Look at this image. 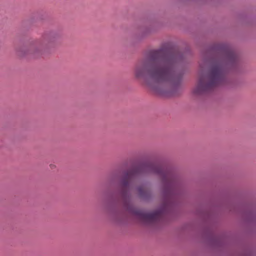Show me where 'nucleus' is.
<instances>
[{"label": "nucleus", "mask_w": 256, "mask_h": 256, "mask_svg": "<svg viewBox=\"0 0 256 256\" xmlns=\"http://www.w3.org/2000/svg\"><path fill=\"white\" fill-rule=\"evenodd\" d=\"M175 58L160 49L151 52L148 62L136 66L134 75L138 79L148 78V85L156 93L169 96L170 90L177 86L182 74L174 66Z\"/></svg>", "instance_id": "nucleus-1"}, {"label": "nucleus", "mask_w": 256, "mask_h": 256, "mask_svg": "<svg viewBox=\"0 0 256 256\" xmlns=\"http://www.w3.org/2000/svg\"><path fill=\"white\" fill-rule=\"evenodd\" d=\"M224 52V62L220 61L214 63L208 74L206 76H200L197 86L193 90L194 94H202L224 82L226 65L234 64L237 60L235 52L231 48H226Z\"/></svg>", "instance_id": "nucleus-2"}, {"label": "nucleus", "mask_w": 256, "mask_h": 256, "mask_svg": "<svg viewBox=\"0 0 256 256\" xmlns=\"http://www.w3.org/2000/svg\"><path fill=\"white\" fill-rule=\"evenodd\" d=\"M144 171L152 172L160 175L164 182L168 186H172L173 184L172 174L167 168H165L160 164H150L138 167H134L128 171L123 180V186L126 188L128 186L129 182L136 175Z\"/></svg>", "instance_id": "nucleus-3"}, {"label": "nucleus", "mask_w": 256, "mask_h": 256, "mask_svg": "<svg viewBox=\"0 0 256 256\" xmlns=\"http://www.w3.org/2000/svg\"><path fill=\"white\" fill-rule=\"evenodd\" d=\"M56 37L53 34L46 35L44 36L42 42H36L32 44L28 50L25 52L26 54H30L37 56L42 54L43 49L50 43L54 42Z\"/></svg>", "instance_id": "nucleus-4"}, {"label": "nucleus", "mask_w": 256, "mask_h": 256, "mask_svg": "<svg viewBox=\"0 0 256 256\" xmlns=\"http://www.w3.org/2000/svg\"><path fill=\"white\" fill-rule=\"evenodd\" d=\"M134 213L140 220L148 224H152L160 220L163 215L162 211L160 210L152 212L134 210Z\"/></svg>", "instance_id": "nucleus-5"}, {"label": "nucleus", "mask_w": 256, "mask_h": 256, "mask_svg": "<svg viewBox=\"0 0 256 256\" xmlns=\"http://www.w3.org/2000/svg\"><path fill=\"white\" fill-rule=\"evenodd\" d=\"M138 192H139V193H140V195L141 196H143L145 195V193H146V190L144 188H138Z\"/></svg>", "instance_id": "nucleus-6"}]
</instances>
